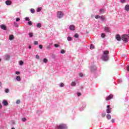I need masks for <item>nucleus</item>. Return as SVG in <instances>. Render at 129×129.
<instances>
[{"mask_svg":"<svg viewBox=\"0 0 129 129\" xmlns=\"http://www.w3.org/2000/svg\"><path fill=\"white\" fill-rule=\"evenodd\" d=\"M28 25H29V26H32V22H31V21H29L28 22Z\"/></svg>","mask_w":129,"mask_h":129,"instance_id":"ea45409f","label":"nucleus"},{"mask_svg":"<svg viewBox=\"0 0 129 129\" xmlns=\"http://www.w3.org/2000/svg\"><path fill=\"white\" fill-rule=\"evenodd\" d=\"M54 47H55V48H58V47H59L60 46L59 45H58L57 44H54Z\"/></svg>","mask_w":129,"mask_h":129,"instance_id":"e433bc0d","label":"nucleus"},{"mask_svg":"<svg viewBox=\"0 0 129 129\" xmlns=\"http://www.w3.org/2000/svg\"><path fill=\"white\" fill-rule=\"evenodd\" d=\"M90 49H94V45H91L90 46Z\"/></svg>","mask_w":129,"mask_h":129,"instance_id":"58836bf2","label":"nucleus"},{"mask_svg":"<svg viewBox=\"0 0 129 129\" xmlns=\"http://www.w3.org/2000/svg\"><path fill=\"white\" fill-rule=\"evenodd\" d=\"M75 38H78L79 37V35H78V34L76 33L75 35H74Z\"/></svg>","mask_w":129,"mask_h":129,"instance_id":"c9c22d12","label":"nucleus"},{"mask_svg":"<svg viewBox=\"0 0 129 129\" xmlns=\"http://www.w3.org/2000/svg\"><path fill=\"white\" fill-rule=\"evenodd\" d=\"M3 104L5 106H7V105H9V103H8V101L4 100L3 101Z\"/></svg>","mask_w":129,"mask_h":129,"instance_id":"9d476101","label":"nucleus"},{"mask_svg":"<svg viewBox=\"0 0 129 129\" xmlns=\"http://www.w3.org/2000/svg\"><path fill=\"white\" fill-rule=\"evenodd\" d=\"M70 29L72 31H75V26L73 25H72L70 26Z\"/></svg>","mask_w":129,"mask_h":129,"instance_id":"f8f14e48","label":"nucleus"},{"mask_svg":"<svg viewBox=\"0 0 129 129\" xmlns=\"http://www.w3.org/2000/svg\"><path fill=\"white\" fill-rule=\"evenodd\" d=\"M5 58H6V60H9L10 56L9 55H6Z\"/></svg>","mask_w":129,"mask_h":129,"instance_id":"a211bd4d","label":"nucleus"},{"mask_svg":"<svg viewBox=\"0 0 129 129\" xmlns=\"http://www.w3.org/2000/svg\"><path fill=\"white\" fill-rule=\"evenodd\" d=\"M113 98V95L110 94L107 98H106V100L108 101L110 100V99H112Z\"/></svg>","mask_w":129,"mask_h":129,"instance_id":"423d86ee","label":"nucleus"},{"mask_svg":"<svg viewBox=\"0 0 129 129\" xmlns=\"http://www.w3.org/2000/svg\"><path fill=\"white\" fill-rule=\"evenodd\" d=\"M16 80H17V81H21V77L20 76H18L16 77Z\"/></svg>","mask_w":129,"mask_h":129,"instance_id":"dca6fc26","label":"nucleus"},{"mask_svg":"<svg viewBox=\"0 0 129 129\" xmlns=\"http://www.w3.org/2000/svg\"><path fill=\"white\" fill-rule=\"evenodd\" d=\"M77 95H78V96H81V93H77Z\"/></svg>","mask_w":129,"mask_h":129,"instance_id":"09e8293b","label":"nucleus"},{"mask_svg":"<svg viewBox=\"0 0 129 129\" xmlns=\"http://www.w3.org/2000/svg\"><path fill=\"white\" fill-rule=\"evenodd\" d=\"M106 115V114L105 113H103L101 114V116H102V117H105Z\"/></svg>","mask_w":129,"mask_h":129,"instance_id":"c756f323","label":"nucleus"},{"mask_svg":"<svg viewBox=\"0 0 129 129\" xmlns=\"http://www.w3.org/2000/svg\"><path fill=\"white\" fill-rule=\"evenodd\" d=\"M14 26L16 28H18V27H19V25H18V24H17V23H16V22L14 23Z\"/></svg>","mask_w":129,"mask_h":129,"instance_id":"72a5a7b5","label":"nucleus"},{"mask_svg":"<svg viewBox=\"0 0 129 129\" xmlns=\"http://www.w3.org/2000/svg\"><path fill=\"white\" fill-rule=\"evenodd\" d=\"M31 13H32V14H34V13H35V9H31L30 10Z\"/></svg>","mask_w":129,"mask_h":129,"instance_id":"4be33fe9","label":"nucleus"},{"mask_svg":"<svg viewBox=\"0 0 129 129\" xmlns=\"http://www.w3.org/2000/svg\"><path fill=\"white\" fill-rule=\"evenodd\" d=\"M2 60V59L0 58V61Z\"/></svg>","mask_w":129,"mask_h":129,"instance_id":"052dcab7","label":"nucleus"},{"mask_svg":"<svg viewBox=\"0 0 129 129\" xmlns=\"http://www.w3.org/2000/svg\"><path fill=\"white\" fill-rule=\"evenodd\" d=\"M91 71H92V72H93V71H94L95 70V69H91Z\"/></svg>","mask_w":129,"mask_h":129,"instance_id":"603ef678","label":"nucleus"},{"mask_svg":"<svg viewBox=\"0 0 129 129\" xmlns=\"http://www.w3.org/2000/svg\"><path fill=\"white\" fill-rule=\"evenodd\" d=\"M101 37H102V38H105V34H104V33H102V34H101Z\"/></svg>","mask_w":129,"mask_h":129,"instance_id":"f704fd0d","label":"nucleus"},{"mask_svg":"<svg viewBox=\"0 0 129 129\" xmlns=\"http://www.w3.org/2000/svg\"><path fill=\"white\" fill-rule=\"evenodd\" d=\"M1 83H2L0 82V86H2V85H1Z\"/></svg>","mask_w":129,"mask_h":129,"instance_id":"13d9d810","label":"nucleus"},{"mask_svg":"<svg viewBox=\"0 0 129 129\" xmlns=\"http://www.w3.org/2000/svg\"><path fill=\"white\" fill-rule=\"evenodd\" d=\"M103 13H104V10L101 9V10H100V14H103Z\"/></svg>","mask_w":129,"mask_h":129,"instance_id":"b1692460","label":"nucleus"},{"mask_svg":"<svg viewBox=\"0 0 129 129\" xmlns=\"http://www.w3.org/2000/svg\"><path fill=\"white\" fill-rule=\"evenodd\" d=\"M36 27H37V28H41V24L37 23Z\"/></svg>","mask_w":129,"mask_h":129,"instance_id":"412c9836","label":"nucleus"},{"mask_svg":"<svg viewBox=\"0 0 129 129\" xmlns=\"http://www.w3.org/2000/svg\"><path fill=\"white\" fill-rule=\"evenodd\" d=\"M36 59H40V56H39V55L38 54H37L36 55Z\"/></svg>","mask_w":129,"mask_h":129,"instance_id":"c03bdc74","label":"nucleus"},{"mask_svg":"<svg viewBox=\"0 0 129 129\" xmlns=\"http://www.w3.org/2000/svg\"><path fill=\"white\" fill-rule=\"evenodd\" d=\"M79 76H80V77H83V74H82V73H80V74H79Z\"/></svg>","mask_w":129,"mask_h":129,"instance_id":"a19ab883","label":"nucleus"},{"mask_svg":"<svg viewBox=\"0 0 129 129\" xmlns=\"http://www.w3.org/2000/svg\"><path fill=\"white\" fill-rule=\"evenodd\" d=\"M16 103H17V104H20V103H21V100H17L16 101Z\"/></svg>","mask_w":129,"mask_h":129,"instance_id":"c85d7f7f","label":"nucleus"},{"mask_svg":"<svg viewBox=\"0 0 129 129\" xmlns=\"http://www.w3.org/2000/svg\"><path fill=\"white\" fill-rule=\"evenodd\" d=\"M109 51L106 50L103 52V54L102 56V59L104 61H108V59H109Z\"/></svg>","mask_w":129,"mask_h":129,"instance_id":"f257e3e1","label":"nucleus"},{"mask_svg":"<svg viewBox=\"0 0 129 129\" xmlns=\"http://www.w3.org/2000/svg\"><path fill=\"white\" fill-rule=\"evenodd\" d=\"M16 74H17V75H19V74H20V72H16Z\"/></svg>","mask_w":129,"mask_h":129,"instance_id":"3c124183","label":"nucleus"},{"mask_svg":"<svg viewBox=\"0 0 129 129\" xmlns=\"http://www.w3.org/2000/svg\"><path fill=\"white\" fill-rule=\"evenodd\" d=\"M95 18L96 19V20H98V19H100L101 17L99 15H96Z\"/></svg>","mask_w":129,"mask_h":129,"instance_id":"f3484780","label":"nucleus"},{"mask_svg":"<svg viewBox=\"0 0 129 129\" xmlns=\"http://www.w3.org/2000/svg\"><path fill=\"white\" fill-rule=\"evenodd\" d=\"M103 29L104 31H105L106 32H109V28H108V27H103Z\"/></svg>","mask_w":129,"mask_h":129,"instance_id":"2eb2a0df","label":"nucleus"},{"mask_svg":"<svg viewBox=\"0 0 129 129\" xmlns=\"http://www.w3.org/2000/svg\"><path fill=\"white\" fill-rule=\"evenodd\" d=\"M60 87H64V83H61L60 84Z\"/></svg>","mask_w":129,"mask_h":129,"instance_id":"4c0bfd02","label":"nucleus"},{"mask_svg":"<svg viewBox=\"0 0 129 129\" xmlns=\"http://www.w3.org/2000/svg\"><path fill=\"white\" fill-rule=\"evenodd\" d=\"M50 48L51 47H50V45H48L46 47V49H47V50H50Z\"/></svg>","mask_w":129,"mask_h":129,"instance_id":"79ce46f5","label":"nucleus"},{"mask_svg":"<svg viewBox=\"0 0 129 129\" xmlns=\"http://www.w3.org/2000/svg\"><path fill=\"white\" fill-rule=\"evenodd\" d=\"M43 62L44 63H47L48 62V59H47V58H44Z\"/></svg>","mask_w":129,"mask_h":129,"instance_id":"a878e982","label":"nucleus"},{"mask_svg":"<svg viewBox=\"0 0 129 129\" xmlns=\"http://www.w3.org/2000/svg\"><path fill=\"white\" fill-rule=\"evenodd\" d=\"M100 19L102 21H104L105 17H104V16H102L101 17Z\"/></svg>","mask_w":129,"mask_h":129,"instance_id":"473e14b6","label":"nucleus"},{"mask_svg":"<svg viewBox=\"0 0 129 129\" xmlns=\"http://www.w3.org/2000/svg\"><path fill=\"white\" fill-rule=\"evenodd\" d=\"M5 4L7 6H11L12 5V1L11 0H7L6 1Z\"/></svg>","mask_w":129,"mask_h":129,"instance_id":"6e6552de","label":"nucleus"},{"mask_svg":"<svg viewBox=\"0 0 129 129\" xmlns=\"http://www.w3.org/2000/svg\"><path fill=\"white\" fill-rule=\"evenodd\" d=\"M125 10L127 11L128 12L129 11V5H126L125 6Z\"/></svg>","mask_w":129,"mask_h":129,"instance_id":"ddd939ff","label":"nucleus"},{"mask_svg":"<svg viewBox=\"0 0 129 129\" xmlns=\"http://www.w3.org/2000/svg\"><path fill=\"white\" fill-rule=\"evenodd\" d=\"M3 107V106L1 104H0V108H2Z\"/></svg>","mask_w":129,"mask_h":129,"instance_id":"6e6d98bb","label":"nucleus"},{"mask_svg":"<svg viewBox=\"0 0 129 129\" xmlns=\"http://www.w3.org/2000/svg\"><path fill=\"white\" fill-rule=\"evenodd\" d=\"M127 71H129V66L127 67Z\"/></svg>","mask_w":129,"mask_h":129,"instance_id":"5fc2aeb1","label":"nucleus"},{"mask_svg":"<svg viewBox=\"0 0 129 129\" xmlns=\"http://www.w3.org/2000/svg\"><path fill=\"white\" fill-rule=\"evenodd\" d=\"M67 126L65 124L61 123L56 126L55 129H67Z\"/></svg>","mask_w":129,"mask_h":129,"instance_id":"7ed1b4c3","label":"nucleus"},{"mask_svg":"<svg viewBox=\"0 0 129 129\" xmlns=\"http://www.w3.org/2000/svg\"><path fill=\"white\" fill-rule=\"evenodd\" d=\"M34 45H38V41H34Z\"/></svg>","mask_w":129,"mask_h":129,"instance_id":"49530a36","label":"nucleus"},{"mask_svg":"<svg viewBox=\"0 0 129 129\" xmlns=\"http://www.w3.org/2000/svg\"><path fill=\"white\" fill-rule=\"evenodd\" d=\"M120 3H121L122 4H123V3H125V0H121Z\"/></svg>","mask_w":129,"mask_h":129,"instance_id":"37998d69","label":"nucleus"},{"mask_svg":"<svg viewBox=\"0 0 129 129\" xmlns=\"http://www.w3.org/2000/svg\"><path fill=\"white\" fill-rule=\"evenodd\" d=\"M19 64L21 66L24 65V61H23L22 60H21L19 62Z\"/></svg>","mask_w":129,"mask_h":129,"instance_id":"bb28decb","label":"nucleus"},{"mask_svg":"<svg viewBox=\"0 0 129 129\" xmlns=\"http://www.w3.org/2000/svg\"><path fill=\"white\" fill-rule=\"evenodd\" d=\"M111 122H112V123L114 122V119H111Z\"/></svg>","mask_w":129,"mask_h":129,"instance_id":"864d4df0","label":"nucleus"},{"mask_svg":"<svg viewBox=\"0 0 129 129\" xmlns=\"http://www.w3.org/2000/svg\"><path fill=\"white\" fill-rule=\"evenodd\" d=\"M28 48H29V49H31V48H32V46H29L28 47Z\"/></svg>","mask_w":129,"mask_h":129,"instance_id":"4d7b16f0","label":"nucleus"},{"mask_svg":"<svg viewBox=\"0 0 129 129\" xmlns=\"http://www.w3.org/2000/svg\"><path fill=\"white\" fill-rule=\"evenodd\" d=\"M25 20L26 21H30V19L29 18V17H26Z\"/></svg>","mask_w":129,"mask_h":129,"instance_id":"a18cd8bd","label":"nucleus"},{"mask_svg":"<svg viewBox=\"0 0 129 129\" xmlns=\"http://www.w3.org/2000/svg\"><path fill=\"white\" fill-rule=\"evenodd\" d=\"M106 112L107 113H110L111 112V108H110V105H107Z\"/></svg>","mask_w":129,"mask_h":129,"instance_id":"39448f33","label":"nucleus"},{"mask_svg":"<svg viewBox=\"0 0 129 129\" xmlns=\"http://www.w3.org/2000/svg\"><path fill=\"white\" fill-rule=\"evenodd\" d=\"M0 28L2 29V30H4V31H6V30H7V26H6V25L3 24L2 25L0 26Z\"/></svg>","mask_w":129,"mask_h":129,"instance_id":"1a4fd4ad","label":"nucleus"},{"mask_svg":"<svg viewBox=\"0 0 129 129\" xmlns=\"http://www.w3.org/2000/svg\"><path fill=\"white\" fill-rule=\"evenodd\" d=\"M60 53L61 54H64L65 53V50H64V49H61L60 51Z\"/></svg>","mask_w":129,"mask_h":129,"instance_id":"2f4dec72","label":"nucleus"},{"mask_svg":"<svg viewBox=\"0 0 129 129\" xmlns=\"http://www.w3.org/2000/svg\"><path fill=\"white\" fill-rule=\"evenodd\" d=\"M39 48H40V49H43V45H40L39 46Z\"/></svg>","mask_w":129,"mask_h":129,"instance_id":"de8ad7c7","label":"nucleus"},{"mask_svg":"<svg viewBox=\"0 0 129 129\" xmlns=\"http://www.w3.org/2000/svg\"><path fill=\"white\" fill-rule=\"evenodd\" d=\"M5 92L6 93H9V92H10V90H9V89H6Z\"/></svg>","mask_w":129,"mask_h":129,"instance_id":"cd10ccee","label":"nucleus"},{"mask_svg":"<svg viewBox=\"0 0 129 129\" xmlns=\"http://www.w3.org/2000/svg\"><path fill=\"white\" fill-rule=\"evenodd\" d=\"M64 16V13L62 11H58L57 12V17L58 19H61Z\"/></svg>","mask_w":129,"mask_h":129,"instance_id":"20e7f679","label":"nucleus"},{"mask_svg":"<svg viewBox=\"0 0 129 129\" xmlns=\"http://www.w3.org/2000/svg\"><path fill=\"white\" fill-rule=\"evenodd\" d=\"M14 39H15V36H14V35L11 34L9 35V40H10V41H12Z\"/></svg>","mask_w":129,"mask_h":129,"instance_id":"9b49d317","label":"nucleus"},{"mask_svg":"<svg viewBox=\"0 0 129 129\" xmlns=\"http://www.w3.org/2000/svg\"><path fill=\"white\" fill-rule=\"evenodd\" d=\"M72 86H75L76 85V83L75 82H72L71 83Z\"/></svg>","mask_w":129,"mask_h":129,"instance_id":"6ab92c4d","label":"nucleus"},{"mask_svg":"<svg viewBox=\"0 0 129 129\" xmlns=\"http://www.w3.org/2000/svg\"><path fill=\"white\" fill-rule=\"evenodd\" d=\"M115 38L117 41H121V37H120V35L119 34H117L116 35Z\"/></svg>","mask_w":129,"mask_h":129,"instance_id":"0eeeda50","label":"nucleus"},{"mask_svg":"<svg viewBox=\"0 0 129 129\" xmlns=\"http://www.w3.org/2000/svg\"><path fill=\"white\" fill-rule=\"evenodd\" d=\"M20 20H21V19H20V18H17L16 19V22H19V21H20Z\"/></svg>","mask_w":129,"mask_h":129,"instance_id":"8fccbe9b","label":"nucleus"},{"mask_svg":"<svg viewBox=\"0 0 129 129\" xmlns=\"http://www.w3.org/2000/svg\"><path fill=\"white\" fill-rule=\"evenodd\" d=\"M68 41H72V38L71 37H68Z\"/></svg>","mask_w":129,"mask_h":129,"instance_id":"393cba45","label":"nucleus"},{"mask_svg":"<svg viewBox=\"0 0 129 129\" xmlns=\"http://www.w3.org/2000/svg\"><path fill=\"white\" fill-rule=\"evenodd\" d=\"M42 11V8H38L37 10V12L39 13V12H41Z\"/></svg>","mask_w":129,"mask_h":129,"instance_id":"aec40b11","label":"nucleus"},{"mask_svg":"<svg viewBox=\"0 0 129 129\" xmlns=\"http://www.w3.org/2000/svg\"><path fill=\"white\" fill-rule=\"evenodd\" d=\"M11 129H15V128H14V127H13V128H12Z\"/></svg>","mask_w":129,"mask_h":129,"instance_id":"bf43d9fd","label":"nucleus"},{"mask_svg":"<svg viewBox=\"0 0 129 129\" xmlns=\"http://www.w3.org/2000/svg\"><path fill=\"white\" fill-rule=\"evenodd\" d=\"M106 118L108 119H111V115L109 114L106 115Z\"/></svg>","mask_w":129,"mask_h":129,"instance_id":"4468645a","label":"nucleus"},{"mask_svg":"<svg viewBox=\"0 0 129 129\" xmlns=\"http://www.w3.org/2000/svg\"><path fill=\"white\" fill-rule=\"evenodd\" d=\"M129 36L128 35L124 34L121 36V40L124 43H127L128 42Z\"/></svg>","mask_w":129,"mask_h":129,"instance_id":"f03ea898","label":"nucleus"},{"mask_svg":"<svg viewBox=\"0 0 129 129\" xmlns=\"http://www.w3.org/2000/svg\"><path fill=\"white\" fill-rule=\"evenodd\" d=\"M29 37H30V38H32V37H33V36H34V34H33L32 33H29Z\"/></svg>","mask_w":129,"mask_h":129,"instance_id":"5701e85b","label":"nucleus"},{"mask_svg":"<svg viewBox=\"0 0 129 129\" xmlns=\"http://www.w3.org/2000/svg\"><path fill=\"white\" fill-rule=\"evenodd\" d=\"M22 121H27V118H25V117H23V118H22Z\"/></svg>","mask_w":129,"mask_h":129,"instance_id":"7c9ffc66","label":"nucleus"}]
</instances>
